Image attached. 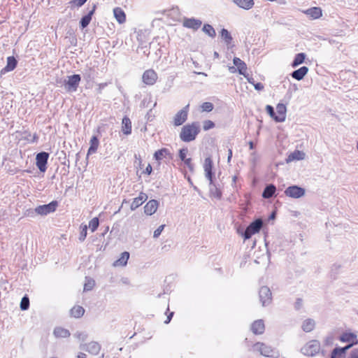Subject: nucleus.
Returning a JSON list of instances; mask_svg holds the SVG:
<instances>
[{
  "label": "nucleus",
  "instance_id": "2eb2a0df",
  "mask_svg": "<svg viewBox=\"0 0 358 358\" xmlns=\"http://www.w3.org/2000/svg\"><path fill=\"white\" fill-rule=\"evenodd\" d=\"M201 21L194 18H185L182 22L183 27L193 30L199 29L201 26Z\"/></svg>",
  "mask_w": 358,
  "mask_h": 358
},
{
  "label": "nucleus",
  "instance_id": "6e6d98bb",
  "mask_svg": "<svg viewBox=\"0 0 358 358\" xmlns=\"http://www.w3.org/2000/svg\"><path fill=\"white\" fill-rule=\"evenodd\" d=\"M135 158L138 160V164L140 167H141L142 165V159L140 156L135 155Z\"/></svg>",
  "mask_w": 358,
  "mask_h": 358
},
{
  "label": "nucleus",
  "instance_id": "052dcab7",
  "mask_svg": "<svg viewBox=\"0 0 358 358\" xmlns=\"http://www.w3.org/2000/svg\"><path fill=\"white\" fill-rule=\"evenodd\" d=\"M285 194L287 196H291V187H288L285 190Z\"/></svg>",
  "mask_w": 358,
  "mask_h": 358
},
{
  "label": "nucleus",
  "instance_id": "680f3d73",
  "mask_svg": "<svg viewBox=\"0 0 358 358\" xmlns=\"http://www.w3.org/2000/svg\"><path fill=\"white\" fill-rule=\"evenodd\" d=\"M86 355L83 352H80L78 356H77V358H86Z\"/></svg>",
  "mask_w": 358,
  "mask_h": 358
},
{
  "label": "nucleus",
  "instance_id": "aec40b11",
  "mask_svg": "<svg viewBox=\"0 0 358 358\" xmlns=\"http://www.w3.org/2000/svg\"><path fill=\"white\" fill-rule=\"evenodd\" d=\"M158 206L157 200H150L144 206V213L148 215H152L157 211Z\"/></svg>",
  "mask_w": 358,
  "mask_h": 358
},
{
  "label": "nucleus",
  "instance_id": "09e8293b",
  "mask_svg": "<svg viewBox=\"0 0 358 358\" xmlns=\"http://www.w3.org/2000/svg\"><path fill=\"white\" fill-rule=\"evenodd\" d=\"M87 0H72L70 3L75 5L78 7L82 6Z\"/></svg>",
  "mask_w": 358,
  "mask_h": 358
},
{
  "label": "nucleus",
  "instance_id": "79ce46f5",
  "mask_svg": "<svg viewBox=\"0 0 358 358\" xmlns=\"http://www.w3.org/2000/svg\"><path fill=\"white\" fill-rule=\"evenodd\" d=\"M215 127V124L210 120H206L203 122V129L204 131H208L213 129Z\"/></svg>",
  "mask_w": 358,
  "mask_h": 358
},
{
  "label": "nucleus",
  "instance_id": "4be33fe9",
  "mask_svg": "<svg viewBox=\"0 0 358 358\" xmlns=\"http://www.w3.org/2000/svg\"><path fill=\"white\" fill-rule=\"evenodd\" d=\"M309 69L307 66H301L292 71V78L301 80L308 74Z\"/></svg>",
  "mask_w": 358,
  "mask_h": 358
},
{
  "label": "nucleus",
  "instance_id": "f257e3e1",
  "mask_svg": "<svg viewBox=\"0 0 358 358\" xmlns=\"http://www.w3.org/2000/svg\"><path fill=\"white\" fill-rule=\"evenodd\" d=\"M201 131L200 124L199 122H192L186 124L181 128L179 136L183 142H191L196 139Z\"/></svg>",
  "mask_w": 358,
  "mask_h": 358
},
{
  "label": "nucleus",
  "instance_id": "a211bd4d",
  "mask_svg": "<svg viewBox=\"0 0 358 358\" xmlns=\"http://www.w3.org/2000/svg\"><path fill=\"white\" fill-rule=\"evenodd\" d=\"M340 340L342 342L349 343L350 348L358 343L357 335L352 332H345L341 336Z\"/></svg>",
  "mask_w": 358,
  "mask_h": 358
},
{
  "label": "nucleus",
  "instance_id": "a878e982",
  "mask_svg": "<svg viewBox=\"0 0 358 358\" xmlns=\"http://www.w3.org/2000/svg\"><path fill=\"white\" fill-rule=\"evenodd\" d=\"M122 131L125 135H129L131 133V122L127 116L122 118Z\"/></svg>",
  "mask_w": 358,
  "mask_h": 358
},
{
  "label": "nucleus",
  "instance_id": "ea45409f",
  "mask_svg": "<svg viewBox=\"0 0 358 358\" xmlns=\"http://www.w3.org/2000/svg\"><path fill=\"white\" fill-rule=\"evenodd\" d=\"M203 31L207 35H208L209 36H210L212 38L215 37L216 35V32H215V30L214 29V28L210 24H204V26L203 27Z\"/></svg>",
  "mask_w": 358,
  "mask_h": 358
},
{
  "label": "nucleus",
  "instance_id": "473e14b6",
  "mask_svg": "<svg viewBox=\"0 0 358 358\" xmlns=\"http://www.w3.org/2000/svg\"><path fill=\"white\" fill-rule=\"evenodd\" d=\"M54 335L57 338H67L70 336V333L63 327H57L54 330Z\"/></svg>",
  "mask_w": 358,
  "mask_h": 358
},
{
  "label": "nucleus",
  "instance_id": "338daca9",
  "mask_svg": "<svg viewBox=\"0 0 358 358\" xmlns=\"http://www.w3.org/2000/svg\"><path fill=\"white\" fill-rule=\"evenodd\" d=\"M51 358H57V357H51Z\"/></svg>",
  "mask_w": 358,
  "mask_h": 358
},
{
  "label": "nucleus",
  "instance_id": "3c124183",
  "mask_svg": "<svg viewBox=\"0 0 358 358\" xmlns=\"http://www.w3.org/2000/svg\"><path fill=\"white\" fill-rule=\"evenodd\" d=\"M253 85L255 88L259 91L262 90L264 87V85L261 83H255Z\"/></svg>",
  "mask_w": 358,
  "mask_h": 358
},
{
  "label": "nucleus",
  "instance_id": "49530a36",
  "mask_svg": "<svg viewBox=\"0 0 358 358\" xmlns=\"http://www.w3.org/2000/svg\"><path fill=\"white\" fill-rule=\"evenodd\" d=\"M94 285V281L92 280H87V281L84 285V290L89 291L91 290Z\"/></svg>",
  "mask_w": 358,
  "mask_h": 358
},
{
  "label": "nucleus",
  "instance_id": "f03ea898",
  "mask_svg": "<svg viewBox=\"0 0 358 358\" xmlns=\"http://www.w3.org/2000/svg\"><path fill=\"white\" fill-rule=\"evenodd\" d=\"M307 141L306 135L302 134V137L299 140H295L297 143L296 148L292 151V161H302L306 158V150L305 144Z\"/></svg>",
  "mask_w": 358,
  "mask_h": 358
},
{
  "label": "nucleus",
  "instance_id": "cd10ccee",
  "mask_svg": "<svg viewBox=\"0 0 358 358\" xmlns=\"http://www.w3.org/2000/svg\"><path fill=\"white\" fill-rule=\"evenodd\" d=\"M170 151L167 148H162L158 150H157L154 154V158L158 161L159 162L163 159L164 158H166L167 156L170 155Z\"/></svg>",
  "mask_w": 358,
  "mask_h": 358
},
{
  "label": "nucleus",
  "instance_id": "864d4df0",
  "mask_svg": "<svg viewBox=\"0 0 358 358\" xmlns=\"http://www.w3.org/2000/svg\"><path fill=\"white\" fill-rule=\"evenodd\" d=\"M173 315V313H172V312H171V313H170L168 315V316H167V319L164 321V322H165V323H166V324H168V323L171 321V317H172Z\"/></svg>",
  "mask_w": 358,
  "mask_h": 358
},
{
  "label": "nucleus",
  "instance_id": "e2e57ef3",
  "mask_svg": "<svg viewBox=\"0 0 358 358\" xmlns=\"http://www.w3.org/2000/svg\"><path fill=\"white\" fill-rule=\"evenodd\" d=\"M248 144L250 150H253L255 148V144L252 141H250Z\"/></svg>",
  "mask_w": 358,
  "mask_h": 358
},
{
  "label": "nucleus",
  "instance_id": "f3484780",
  "mask_svg": "<svg viewBox=\"0 0 358 358\" xmlns=\"http://www.w3.org/2000/svg\"><path fill=\"white\" fill-rule=\"evenodd\" d=\"M233 62L238 73L243 75L244 77H247L248 67L246 64L238 57H234Z\"/></svg>",
  "mask_w": 358,
  "mask_h": 358
},
{
  "label": "nucleus",
  "instance_id": "a18cd8bd",
  "mask_svg": "<svg viewBox=\"0 0 358 358\" xmlns=\"http://www.w3.org/2000/svg\"><path fill=\"white\" fill-rule=\"evenodd\" d=\"M87 225H83L81 226V231L80 234L79 239L81 241H83L86 236H87Z\"/></svg>",
  "mask_w": 358,
  "mask_h": 358
},
{
  "label": "nucleus",
  "instance_id": "4c0bfd02",
  "mask_svg": "<svg viewBox=\"0 0 358 358\" xmlns=\"http://www.w3.org/2000/svg\"><path fill=\"white\" fill-rule=\"evenodd\" d=\"M221 37L224 41L225 43L229 45L232 42V37L230 33L225 29H222L221 31Z\"/></svg>",
  "mask_w": 358,
  "mask_h": 358
},
{
  "label": "nucleus",
  "instance_id": "2f4dec72",
  "mask_svg": "<svg viewBox=\"0 0 358 358\" xmlns=\"http://www.w3.org/2000/svg\"><path fill=\"white\" fill-rule=\"evenodd\" d=\"M306 58L305 53H298L294 56V60L292 61V68L296 67L303 64Z\"/></svg>",
  "mask_w": 358,
  "mask_h": 358
},
{
  "label": "nucleus",
  "instance_id": "4468645a",
  "mask_svg": "<svg viewBox=\"0 0 358 358\" xmlns=\"http://www.w3.org/2000/svg\"><path fill=\"white\" fill-rule=\"evenodd\" d=\"M213 162L210 157H206L204 160L203 169L206 178L210 181L213 182Z\"/></svg>",
  "mask_w": 358,
  "mask_h": 358
},
{
  "label": "nucleus",
  "instance_id": "0e129e2a",
  "mask_svg": "<svg viewBox=\"0 0 358 358\" xmlns=\"http://www.w3.org/2000/svg\"><path fill=\"white\" fill-rule=\"evenodd\" d=\"M355 148H356V150H357V152L358 153V140L356 141Z\"/></svg>",
  "mask_w": 358,
  "mask_h": 358
},
{
  "label": "nucleus",
  "instance_id": "b1692460",
  "mask_svg": "<svg viewBox=\"0 0 358 358\" xmlns=\"http://www.w3.org/2000/svg\"><path fill=\"white\" fill-rule=\"evenodd\" d=\"M99 146V141L96 136H93L90 141V148L87 150V155L89 156L96 152Z\"/></svg>",
  "mask_w": 358,
  "mask_h": 358
},
{
  "label": "nucleus",
  "instance_id": "bb28decb",
  "mask_svg": "<svg viewBox=\"0 0 358 358\" xmlns=\"http://www.w3.org/2000/svg\"><path fill=\"white\" fill-rule=\"evenodd\" d=\"M129 258V253L128 252H124L121 254L120 257L113 263V266H124L127 264V261Z\"/></svg>",
  "mask_w": 358,
  "mask_h": 358
},
{
  "label": "nucleus",
  "instance_id": "4d7b16f0",
  "mask_svg": "<svg viewBox=\"0 0 358 358\" xmlns=\"http://www.w3.org/2000/svg\"><path fill=\"white\" fill-rule=\"evenodd\" d=\"M229 71L232 73L238 71L236 66H229Z\"/></svg>",
  "mask_w": 358,
  "mask_h": 358
},
{
  "label": "nucleus",
  "instance_id": "412c9836",
  "mask_svg": "<svg viewBox=\"0 0 358 358\" xmlns=\"http://www.w3.org/2000/svg\"><path fill=\"white\" fill-rule=\"evenodd\" d=\"M304 13L310 19H319L322 15V10L319 7H313L304 11Z\"/></svg>",
  "mask_w": 358,
  "mask_h": 358
},
{
  "label": "nucleus",
  "instance_id": "9d476101",
  "mask_svg": "<svg viewBox=\"0 0 358 358\" xmlns=\"http://www.w3.org/2000/svg\"><path fill=\"white\" fill-rule=\"evenodd\" d=\"M48 158L49 154L45 152H41L36 155V165L41 172L46 171Z\"/></svg>",
  "mask_w": 358,
  "mask_h": 358
},
{
  "label": "nucleus",
  "instance_id": "bf43d9fd",
  "mask_svg": "<svg viewBox=\"0 0 358 358\" xmlns=\"http://www.w3.org/2000/svg\"><path fill=\"white\" fill-rule=\"evenodd\" d=\"M38 135H37L36 134H34L33 135V138H32V141H32V142H36V141H38Z\"/></svg>",
  "mask_w": 358,
  "mask_h": 358
},
{
  "label": "nucleus",
  "instance_id": "20e7f679",
  "mask_svg": "<svg viewBox=\"0 0 358 358\" xmlns=\"http://www.w3.org/2000/svg\"><path fill=\"white\" fill-rule=\"evenodd\" d=\"M253 350L267 357L276 358L278 356V352L274 348L262 342L255 343Z\"/></svg>",
  "mask_w": 358,
  "mask_h": 358
},
{
  "label": "nucleus",
  "instance_id": "6e6552de",
  "mask_svg": "<svg viewBox=\"0 0 358 358\" xmlns=\"http://www.w3.org/2000/svg\"><path fill=\"white\" fill-rule=\"evenodd\" d=\"M158 79L157 72L152 69L145 70L142 75L143 83L146 85H154Z\"/></svg>",
  "mask_w": 358,
  "mask_h": 358
},
{
  "label": "nucleus",
  "instance_id": "7c9ffc66",
  "mask_svg": "<svg viewBox=\"0 0 358 358\" xmlns=\"http://www.w3.org/2000/svg\"><path fill=\"white\" fill-rule=\"evenodd\" d=\"M234 3L239 7L248 10L250 9L253 5V0H234Z\"/></svg>",
  "mask_w": 358,
  "mask_h": 358
},
{
  "label": "nucleus",
  "instance_id": "dca6fc26",
  "mask_svg": "<svg viewBox=\"0 0 358 358\" xmlns=\"http://www.w3.org/2000/svg\"><path fill=\"white\" fill-rule=\"evenodd\" d=\"M251 331L255 335L262 334L265 331V324L262 320H257L251 324Z\"/></svg>",
  "mask_w": 358,
  "mask_h": 358
},
{
  "label": "nucleus",
  "instance_id": "5701e85b",
  "mask_svg": "<svg viewBox=\"0 0 358 358\" xmlns=\"http://www.w3.org/2000/svg\"><path fill=\"white\" fill-rule=\"evenodd\" d=\"M114 17L119 24H123L126 22V14L124 11L120 7L113 9Z\"/></svg>",
  "mask_w": 358,
  "mask_h": 358
},
{
  "label": "nucleus",
  "instance_id": "423d86ee",
  "mask_svg": "<svg viewBox=\"0 0 358 358\" xmlns=\"http://www.w3.org/2000/svg\"><path fill=\"white\" fill-rule=\"evenodd\" d=\"M189 106L187 104L181 110L177 112L173 120L174 126H180L187 121L189 114Z\"/></svg>",
  "mask_w": 358,
  "mask_h": 358
},
{
  "label": "nucleus",
  "instance_id": "f8f14e48",
  "mask_svg": "<svg viewBox=\"0 0 358 358\" xmlns=\"http://www.w3.org/2000/svg\"><path fill=\"white\" fill-rule=\"evenodd\" d=\"M259 294L260 301L262 302V306H265L271 303L272 294L270 289L268 287H262L259 289Z\"/></svg>",
  "mask_w": 358,
  "mask_h": 358
},
{
  "label": "nucleus",
  "instance_id": "ddd939ff",
  "mask_svg": "<svg viewBox=\"0 0 358 358\" xmlns=\"http://www.w3.org/2000/svg\"><path fill=\"white\" fill-rule=\"evenodd\" d=\"M303 352L308 356H313L320 350V345L317 341H313L306 345L303 349Z\"/></svg>",
  "mask_w": 358,
  "mask_h": 358
},
{
  "label": "nucleus",
  "instance_id": "1a4fd4ad",
  "mask_svg": "<svg viewBox=\"0 0 358 358\" xmlns=\"http://www.w3.org/2000/svg\"><path fill=\"white\" fill-rule=\"evenodd\" d=\"M81 78L78 74H74L68 76L67 80L65 81V87L68 92H75L77 90Z\"/></svg>",
  "mask_w": 358,
  "mask_h": 358
},
{
  "label": "nucleus",
  "instance_id": "a19ab883",
  "mask_svg": "<svg viewBox=\"0 0 358 358\" xmlns=\"http://www.w3.org/2000/svg\"><path fill=\"white\" fill-rule=\"evenodd\" d=\"M99 225V222L97 217H94L89 222V227L92 232L95 231L97 229Z\"/></svg>",
  "mask_w": 358,
  "mask_h": 358
},
{
  "label": "nucleus",
  "instance_id": "e433bc0d",
  "mask_svg": "<svg viewBox=\"0 0 358 358\" xmlns=\"http://www.w3.org/2000/svg\"><path fill=\"white\" fill-rule=\"evenodd\" d=\"M94 11V9H93L87 15L82 17L80 20V25L82 28H85L90 23Z\"/></svg>",
  "mask_w": 358,
  "mask_h": 358
},
{
  "label": "nucleus",
  "instance_id": "72a5a7b5",
  "mask_svg": "<svg viewBox=\"0 0 358 358\" xmlns=\"http://www.w3.org/2000/svg\"><path fill=\"white\" fill-rule=\"evenodd\" d=\"M306 189L301 187L292 186V198L299 199L303 196Z\"/></svg>",
  "mask_w": 358,
  "mask_h": 358
},
{
  "label": "nucleus",
  "instance_id": "c85d7f7f",
  "mask_svg": "<svg viewBox=\"0 0 358 358\" xmlns=\"http://www.w3.org/2000/svg\"><path fill=\"white\" fill-rule=\"evenodd\" d=\"M85 313V309L83 306L76 305L74 306L70 310V314L71 317L75 318L81 317Z\"/></svg>",
  "mask_w": 358,
  "mask_h": 358
},
{
  "label": "nucleus",
  "instance_id": "39448f33",
  "mask_svg": "<svg viewBox=\"0 0 358 358\" xmlns=\"http://www.w3.org/2000/svg\"><path fill=\"white\" fill-rule=\"evenodd\" d=\"M263 226V222L261 219H257L251 222L246 228L243 236L245 239H249L252 235L258 233Z\"/></svg>",
  "mask_w": 358,
  "mask_h": 358
},
{
  "label": "nucleus",
  "instance_id": "7ed1b4c3",
  "mask_svg": "<svg viewBox=\"0 0 358 358\" xmlns=\"http://www.w3.org/2000/svg\"><path fill=\"white\" fill-rule=\"evenodd\" d=\"M266 111L275 122H282L285 120L286 107L282 103L277 105L275 111L271 106L267 105Z\"/></svg>",
  "mask_w": 358,
  "mask_h": 358
},
{
  "label": "nucleus",
  "instance_id": "13d9d810",
  "mask_svg": "<svg viewBox=\"0 0 358 358\" xmlns=\"http://www.w3.org/2000/svg\"><path fill=\"white\" fill-rule=\"evenodd\" d=\"M301 304V300L299 299L296 301L295 307L296 308H299Z\"/></svg>",
  "mask_w": 358,
  "mask_h": 358
},
{
  "label": "nucleus",
  "instance_id": "774afa93",
  "mask_svg": "<svg viewBox=\"0 0 358 358\" xmlns=\"http://www.w3.org/2000/svg\"><path fill=\"white\" fill-rule=\"evenodd\" d=\"M353 358H355V357H353Z\"/></svg>",
  "mask_w": 358,
  "mask_h": 358
},
{
  "label": "nucleus",
  "instance_id": "0eeeda50",
  "mask_svg": "<svg viewBox=\"0 0 358 358\" xmlns=\"http://www.w3.org/2000/svg\"><path fill=\"white\" fill-rule=\"evenodd\" d=\"M58 206L57 201H52L48 204L41 205L35 208V212L41 215H46L49 213H54Z\"/></svg>",
  "mask_w": 358,
  "mask_h": 358
},
{
  "label": "nucleus",
  "instance_id": "603ef678",
  "mask_svg": "<svg viewBox=\"0 0 358 358\" xmlns=\"http://www.w3.org/2000/svg\"><path fill=\"white\" fill-rule=\"evenodd\" d=\"M228 152L229 153H228L227 162L230 163L231 157H232V150L231 149H229Z\"/></svg>",
  "mask_w": 358,
  "mask_h": 358
},
{
  "label": "nucleus",
  "instance_id": "58836bf2",
  "mask_svg": "<svg viewBox=\"0 0 358 358\" xmlns=\"http://www.w3.org/2000/svg\"><path fill=\"white\" fill-rule=\"evenodd\" d=\"M87 348L90 352L97 354L99 352L101 347L99 343L96 342H91L87 344Z\"/></svg>",
  "mask_w": 358,
  "mask_h": 358
},
{
  "label": "nucleus",
  "instance_id": "37998d69",
  "mask_svg": "<svg viewBox=\"0 0 358 358\" xmlns=\"http://www.w3.org/2000/svg\"><path fill=\"white\" fill-rule=\"evenodd\" d=\"M29 307V299L28 296H24L22 297L21 302H20V308L22 310H26Z\"/></svg>",
  "mask_w": 358,
  "mask_h": 358
},
{
  "label": "nucleus",
  "instance_id": "69168bd1",
  "mask_svg": "<svg viewBox=\"0 0 358 358\" xmlns=\"http://www.w3.org/2000/svg\"><path fill=\"white\" fill-rule=\"evenodd\" d=\"M105 85H106V84H100V85H99V86H100V87H104Z\"/></svg>",
  "mask_w": 358,
  "mask_h": 358
},
{
  "label": "nucleus",
  "instance_id": "9b49d317",
  "mask_svg": "<svg viewBox=\"0 0 358 358\" xmlns=\"http://www.w3.org/2000/svg\"><path fill=\"white\" fill-rule=\"evenodd\" d=\"M189 151L187 148H183L178 152V157L183 162L184 164L188 168L190 171L194 170V164L192 159L190 157H188Z\"/></svg>",
  "mask_w": 358,
  "mask_h": 358
},
{
  "label": "nucleus",
  "instance_id": "5fc2aeb1",
  "mask_svg": "<svg viewBox=\"0 0 358 358\" xmlns=\"http://www.w3.org/2000/svg\"><path fill=\"white\" fill-rule=\"evenodd\" d=\"M245 78L248 80V83H250V84H252V85L255 84L254 79L252 78L249 77L248 73H247V77H245Z\"/></svg>",
  "mask_w": 358,
  "mask_h": 358
},
{
  "label": "nucleus",
  "instance_id": "de8ad7c7",
  "mask_svg": "<svg viewBox=\"0 0 358 358\" xmlns=\"http://www.w3.org/2000/svg\"><path fill=\"white\" fill-rule=\"evenodd\" d=\"M164 224H162L156 230H155L153 234L154 238H158L160 236L161 233L164 229Z\"/></svg>",
  "mask_w": 358,
  "mask_h": 358
},
{
  "label": "nucleus",
  "instance_id": "c9c22d12",
  "mask_svg": "<svg viewBox=\"0 0 358 358\" xmlns=\"http://www.w3.org/2000/svg\"><path fill=\"white\" fill-rule=\"evenodd\" d=\"M275 187L273 185H270L264 189L262 193V196L265 199H269L273 196L275 192Z\"/></svg>",
  "mask_w": 358,
  "mask_h": 358
},
{
  "label": "nucleus",
  "instance_id": "c756f323",
  "mask_svg": "<svg viewBox=\"0 0 358 358\" xmlns=\"http://www.w3.org/2000/svg\"><path fill=\"white\" fill-rule=\"evenodd\" d=\"M349 348H350V345H347L343 348H336L334 350L332 353L331 358H345V352Z\"/></svg>",
  "mask_w": 358,
  "mask_h": 358
},
{
  "label": "nucleus",
  "instance_id": "393cba45",
  "mask_svg": "<svg viewBox=\"0 0 358 358\" xmlns=\"http://www.w3.org/2000/svg\"><path fill=\"white\" fill-rule=\"evenodd\" d=\"M17 64L16 59L13 56L7 57L6 66L1 70V72H9L13 71Z\"/></svg>",
  "mask_w": 358,
  "mask_h": 358
},
{
  "label": "nucleus",
  "instance_id": "c03bdc74",
  "mask_svg": "<svg viewBox=\"0 0 358 358\" xmlns=\"http://www.w3.org/2000/svg\"><path fill=\"white\" fill-rule=\"evenodd\" d=\"M202 111L210 112L213 110V104L210 102H204L201 105Z\"/></svg>",
  "mask_w": 358,
  "mask_h": 358
},
{
  "label": "nucleus",
  "instance_id": "6ab92c4d",
  "mask_svg": "<svg viewBox=\"0 0 358 358\" xmlns=\"http://www.w3.org/2000/svg\"><path fill=\"white\" fill-rule=\"evenodd\" d=\"M147 199V194L144 192H141L138 197H136L133 199L130 206L131 210H136L137 208L141 206Z\"/></svg>",
  "mask_w": 358,
  "mask_h": 358
},
{
  "label": "nucleus",
  "instance_id": "8fccbe9b",
  "mask_svg": "<svg viewBox=\"0 0 358 358\" xmlns=\"http://www.w3.org/2000/svg\"><path fill=\"white\" fill-rule=\"evenodd\" d=\"M152 171V166L150 164H148V166H146L145 171H143V173L147 175H150Z\"/></svg>",
  "mask_w": 358,
  "mask_h": 358
},
{
  "label": "nucleus",
  "instance_id": "f704fd0d",
  "mask_svg": "<svg viewBox=\"0 0 358 358\" xmlns=\"http://www.w3.org/2000/svg\"><path fill=\"white\" fill-rule=\"evenodd\" d=\"M315 326L314 320L311 319H306L303 322L302 329L306 332L311 331Z\"/></svg>",
  "mask_w": 358,
  "mask_h": 358
}]
</instances>
